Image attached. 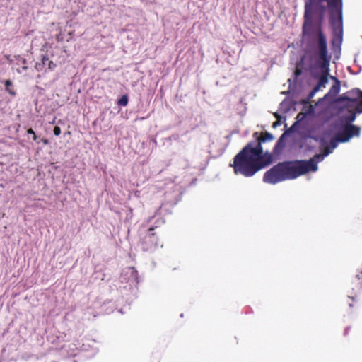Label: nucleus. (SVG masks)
Segmentation results:
<instances>
[{"instance_id":"obj_1","label":"nucleus","mask_w":362,"mask_h":362,"mask_svg":"<svg viewBox=\"0 0 362 362\" xmlns=\"http://www.w3.org/2000/svg\"><path fill=\"white\" fill-rule=\"evenodd\" d=\"M272 163V156L269 153L264 154L262 146L254 147L253 143H247L242 150L235 156L233 167L235 175L252 177L260 170Z\"/></svg>"},{"instance_id":"obj_2","label":"nucleus","mask_w":362,"mask_h":362,"mask_svg":"<svg viewBox=\"0 0 362 362\" xmlns=\"http://www.w3.org/2000/svg\"><path fill=\"white\" fill-rule=\"evenodd\" d=\"M315 164L303 160L284 161L279 163L267 170L263 176V181L275 185L278 182L296 179L308 173L309 170H315Z\"/></svg>"},{"instance_id":"obj_3","label":"nucleus","mask_w":362,"mask_h":362,"mask_svg":"<svg viewBox=\"0 0 362 362\" xmlns=\"http://www.w3.org/2000/svg\"><path fill=\"white\" fill-rule=\"evenodd\" d=\"M320 2L327 1L330 11V23L334 32L339 30V36L332 39V45L336 42L341 43L342 40V0H319Z\"/></svg>"},{"instance_id":"obj_4","label":"nucleus","mask_w":362,"mask_h":362,"mask_svg":"<svg viewBox=\"0 0 362 362\" xmlns=\"http://www.w3.org/2000/svg\"><path fill=\"white\" fill-rule=\"evenodd\" d=\"M313 52L319 59L320 68L329 66L331 56L328 53L327 42L321 27L317 28V37L313 40Z\"/></svg>"},{"instance_id":"obj_5","label":"nucleus","mask_w":362,"mask_h":362,"mask_svg":"<svg viewBox=\"0 0 362 362\" xmlns=\"http://www.w3.org/2000/svg\"><path fill=\"white\" fill-rule=\"evenodd\" d=\"M157 227H150L146 234L140 240V245L143 251L148 252L156 249L159 245V239L155 232Z\"/></svg>"},{"instance_id":"obj_6","label":"nucleus","mask_w":362,"mask_h":362,"mask_svg":"<svg viewBox=\"0 0 362 362\" xmlns=\"http://www.w3.org/2000/svg\"><path fill=\"white\" fill-rule=\"evenodd\" d=\"M339 102L358 103L356 106V111L358 113H362V90L358 88H354L346 93L340 95L338 98Z\"/></svg>"},{"instance_id":"obj_7","label":"nucleus","mask_w":362,"mask_h":362,"mask_svg":"<svg viewBox=\"0 0 362 362\" xmlns=\"http://www.w3.org/2000/svg\"><path fill=\"white\" fill-rule=\"evenodd\" d=\"M361 128L352 124H344L343 129L337 134V141L340 143L349 141L354 136L360 135Z\"/></svg>"},{"instance_id":"obj_8","label":"nucleus","mask_w":362,"mask_h":362,"mask_svg":"<svg viewBox=\"0 0 362 362\" xmlns=\"http://www.w3.org/2000/svg\"><path fill=\"white\" fill-rule=\"evenodd\" d=\"M322 69V74L318 77V82L317 85L313 88L309 94V98H313L317 92H318L322 88H325L328 83V76L329 74V66L327 68H320Z\"/></svg>"},{"instance_id":"obj_9","label":"nucleus","mask_w":362,"mask_h":362,"mask_svg":"<svg viewBox=\"0 0 362 362\" xmlns=\"http://www.w3.org/2000/svg\"><path fill=\"white\" fill-rule=\"evenodd\" d=\"M35 67L39 72H47V71H52L57 67V64L52 60H49L47 55H44L42 57L40 62H36Z\"/></svg>"},{"instance_id":"obj_10","label":"nucleus","mask_w":362,"mask_h":362,"mask_svg":"<svg viewBox=\"0 0 362 362\" xmlns=\"http://www.w3.org/2000/svg\"><path fill=\"white\" fill-rule=\"evenodd\" d=\"M252 137L255 139V141H251L249 143H253L254 147L256 148H258L259 144L260 146H262V143L267 141H272L274 139L273 135L267 132H262L260 135L257 132H255L253 133Z\"/></svg>"},{"instance_id":"obj_11","label":"nucleus","mask_w":362,"mask_h":362,"mask_svg":"<svg viewBox=\"0 0 362 362\" xmlns=\"http://www.w3.org/2000/svg\"><path fill=\"white\" fill-rule=\"evenodd\" d=\"M333 78L335 80V83L332 86L328 93L325 95V97L329 95H332V96H335L340 91V88H341L340 81L335 77Z\"/></svg>"},{"instance_id":"obj_12","label":"nucleus","mask_w":362,"mask_h":362,"mask_svg":"<svg viewBox=\"0 0 362 362\" xmlns=\"http://www.w3.org/2000/svg\"><path fill=\"white\" fill-rule=\"evenodd\" d=\"M325 157V156H324L323 153H320V154H315L313 158H311L308 160H303L305 162H312L313 163L315 164L316 169L315 170H309L308 173L310 171H312V172L317 171L318 169L317 163L319 161H322Z\"/></svg>"},{"instance_id":"obj_13","label":"nucleus","mask_w":362,"mask_h":362,"mask_svg":"<svg viewBox=\"0 0 362 362\" xmlns=\"http://www.w3.org/2000/svg\"><path fill=\"white\" fill-rule=\"evenodd\" d=\"M348 115L344 116L342 119L346 122L345 124H351L356 119V107L354 110H349Z\"/></svg>"},{"instance_id":"obj_14","label":"nucleus","mask_w":362,"mask_h":362,"mask_svg":"<svg viewBox=\"0 0 362 362\" xmlns=\"http://www.w3.org/2000/svg\"><path fill=\"white\" fill-rule=\"evenodd\" d=\"M12 86V82L10 81V80H6L5 81V86H6V90L8 92L9 94H11V95H16V92L13 90V89H11L10 88V86Z\"/></svg>"},{"instance_id":"obj_15","label":"nucleus","mask_w":362,"mask_h":362,"mask_svg":"<svg viewBox=\"0 0 362 362\" xmlns=\"http://www.w3.org/2000/svg\"><path fill=\"white\" fill-rule=\"evenodd\" d=\"M118 105L121 106H126L128 103V97L127 95H122L119 100H118Z\"/></svg>"},{"instance_id":"obj_16","label":"nucleus","mask_w":362,"mask_h":362,"mask_svg":"<svg viewBox=\"0 0 362 362\" xmlns=\"http://www.w3.org/2000/svg\"><path fill=\"white\" fill-rule=\"evenodd\" d=\"M356 284L362 288V272L356 275Z\"/></svg>"},{"instance_id":"obj_17","label":"nucleus","mask_w":362,"mask_h":362,"mask_svg":"<svg viewBox=\"0 0 362 362\" xmlns=\"http://www.w3.org/2000/svg\"><path fill=\"white\" fill-rule=\"evenodd\" d=\"M331 153H332V148L329 146H327L325 147L323 152H322V153L324 154L325 156H328Z\"/></svg>"},{"instance_id":"obj_18","label":"nucleus","mask_w":362,"mask_h":362,"mask_svg":"<svg viewBox=\"0 0 362 362\" xmlns=\"http://www.w3.org/2000/svg\"><path fill=\"white\" fill-rule=\"evenodd\" d=\"M274 116L278 119V120L273 123L272 127L274 128L276 127L277 126H279L280 124V121H279L280 116H279V115L277 114V113H275Z\"/></svg>"},{"instance_id":"obj_19","label":"nucleus","mask_w":362,"mask_h":362,"mask_svg":"<svg viewBox=\"0 0 362 362\" xmlns=\"http://www.w3.org/2000/svg\"><path fill=\"white\" fill-rule=\"evenodd\" d=\"M339 142L337 141V136L334 139H332L330 141V144L332 146V149L335 148L337 147V143Z\"/></svg>"},{"instance_id":"obj_20","label":"nucleus","mask_w":362,"mask_h":362,"mask_svg":"<svg viewBox=\"0 0 362 362\" xmlns=\"http://www.w3.org/2000/svg\"><path fill=\"white\" fill-rule=\"evenodd\" d=\"M27 133L28 134H33V139L34 141L37 140V136H36L35 132L33 131V129L32 128L28 129V131H27Z\"/></svg>"},{"instance_id":"obj_21","label":"nucleus","mask_w":362,"mask_h":362,"mask_svg":"<svg viewBox=\"0 0 362 362\" xmlns=\"http://www.w3.org/2000/svg\"><path fill=\"white\" fill-rule=\"evenodd\" d=\"M53 132H54V135L59 136L61 134V129L59 127L56 126V127H54Z\"/></svg>"},{"instance_id":"obj_22","label":"nucleus","mask_w":362,"mask_h":362,"mask_svg":"<svg viewBox=\"0 0 362 362\" xmlns=\"http://www.w3.org/2000/svg\"><path fill=\"white\" fill-rule=\"evenodd\" d=\"M357 104H358V103H349V102H347L346 104L345 105V107H346L352 108L354 106L356 107L357 105Z\"/></svg>"},{"instance_id":"obj_23","label":"nucleus","mask_w":362,"mask_h":362,"mask_svg":"<svg viewBox=\"0 0 362 362\" xmlns=\"http://www.w3.org/2000/svg\"><path fill=\"white\" fill-rule=\"evenodd\" d=\"M284 135H285V134H283L281 136V137L279 138V141H277V144H276V148L279 145H280V144H281V141H282V139H283V138H284Z\"/></svg>"},{"instance_id":"obj_24","label":"nucleus","mask_w":362,"mask_h":362,"mask_svg":"<svg viewBox=\"0 0 362 362\" xmlns=\"http://www.w3.org/2000/svg\"><path fill=\"white\" fill-rule=\"evenodd\" d=\"M42 143H43L44 144H45V145H47V144H49V141H48L47 139H42Z\"/></svg>"},{"instance_id":"obj_25","label":"nucleus","mask_w":362,"mask_h":362,"mask_svg":"<svg viewBox=\"0 0 362 362\" xmlns=\"http://www.w3.org/2000/svg\"><path fill=\"white\" fill-rule=\"evenodd\" d=\"M349 330H350V327H346V328L345 329V330H344V334H345V335H347V334H348V333H349Z\"/></svg>"},{"instance_id":"obj_26","label":"nucleus","mask_w":362,"mask_h":362,"mask_svg":"<svg viewBox=\"0 0 362 362\" xmlns=\"http://www.w3.org/2000/svg\"><path fill=\"white\" fill-rule=\"evenodd\" d=\"M300 73H301V71L298 69L295 71L296 75H299V74H300Z\"/></svg>"},{"instance_id":"obj_27","label":"nucleus","mask_w":362,"mask_h":362,"mask_svg":"<svg viewBox=\"0 0 362 362\" xmlns=\"http://www.w3.org/2000/svg\"><path fill=\"white\" fill-rule=\"evenodd\" d=\"M308 13V5H305V17H306Z\"/></svg>"},{"instance_id":"obj_28","label":"nucleus","mask_w":362,"mask_h":362,"mask_svg":"<svg viewBox=\"0 0 362 362\" xmlns=\"http://www.w3.org/2000/svg\"><path fill=\"white\" fill-rule=\"evenodd\" d=\"M57 40L58 42H59V41H60V37H57Z\"/></svg>"}]
</instances>
